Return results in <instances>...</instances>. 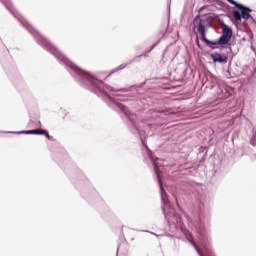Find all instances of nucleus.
<instances>
[{"label": "nucleus", "mask_w": 256, "mask_h": 256, "mask_svg": "<svg viewBox=\"0 0 256 256\" xmlns=\"http://www.w3.org/2000/svg\"><path fill=\"white\" fill-rule=\"evenodd\" d=\"M251 13H253V9H251L243 4L238 5V8L236 10L232 11V15H233L236 23H238L239 25H241L243 19L245 21H249V19H250L252 23H256V20H255V18H253Z\"/></svg>", "instance_id": "obj_5"}, {"label": "nucleus", "mask_w": 256, "mask_h": 256, "mask_svg": "<svg viewBox=\"0 0 256 256\" xmlns=\"http://www.w3.org/2000/svg\"><path fill=\"white\" fill-rule=\"evenodd\" d=\"M167 25H169V21L167 22Z\"/></svg>", "instance_id": "obj_24"}, {"label": "nucleus", "mask_w": 256, "mask_h": 256, "mask_svg": "<svg viewBox=\"0 0 256 256\" xmlns=\"http://www.w3.org/2000/svg\"><path fill=\"white\" fill-rule=\"evenodd\" d=\"M210 57L213 61V63H220V65H225L227 61H229V57L225 54L219 53V52H214L210 54Z\"/></svg>", "instance_id": "obj_8"}, {"label": "nucleus", "mask_w": 256, "mask_h": 256, "mask_svg": "<svg viewBox=\"0 0 256 256\" xmlns=\"http://www.w3.org/2000/svg\"><path fill=\"white\" fill-rule=\"evenodd\" d=\"M117 253H119V247L117 248Z\"/></svg>", "instance_id": "obj_22"}, {"label": "nucleus", "mask_w": 256, "mask_h": 256, "mask_svg": "<svg viewBox=\"0 0 256 256\" xmlns=\"http://www.w3.org/2000/svg\"><path fill=\"white\" fill-rule=\"evenodd\" d=\"M39 129L33 130H22V131H8L6 133H11L12 135H39Z\"/></svg>", "instance_id": "obj_11"}, {"label": "nucleus", "mask_w": 256, "mask_h": 256, "mask_svg": "<svg viewBox=\"0 0 256 256\" xmlns=\"http://www.w3.org/2000/svg\"><path fill=\"white\" fill-rule=\"evenodd\" d=\"M147 127H153V124L149 123L147 124Z\"/></svg>", "instance_id": "obj_20"}, {"label": "nucleus", "mask_w": 256, "mask_h": 256, "mask_svg": "<svg viewBox=\"0 0 256 256\" xmlns=\"http://www.w3.org/2000/svg\"><path fill=\"white\" fill-rule=\"evenodd\" d=\"M102 73L107 74V72H102Z\"/></svg>", "instance_id": "obj_23"}, {"label": "nucleus", "mask_w": 256, "mask_h": 256, "mask_svg": "<svg viewBox=\"0 0 256 256\" xmlns=\"http://www.w3.org/2000/svg\"><path fill=\"white\" fill-rule=\"evenodd\" d=\"M38 135H44L46 139L49 141H53V136L49 135V132L47 130H40Z\"/></svg>", "instance_id": "obj_17"}, {"label": "nucleus", "mask_w": 256, "mask_h": 256, "mask_svg": "<svg viewBox=\"0 0 256 256\" xmlns=\"http://www.w3.org/2000/svg\"><path fill=\"white\" fill-rule=\"evenodd\" d=\"M228 3H230V5H234V7H236V9H238L239 5H241V3L235 1V0H226Z\"/></svg>", "instance_id": "obj_18"}, {"label": "nucleus", "mask_w": 256, "mask_h": 256, "mask_svg": "<svg viewBox=\"0 0 256 256\" xmlns=\"http://www.w3.org/2000/svg\"><path fill=\"white\" fill-rule=\"evenodd\" d=\"M160 195L163 203L162 211L167 224L169 225L170 229H177V227L183 223L181 215L175 211V208L169 206V200L167 199V192L165 189L164 192H161L160 188Z\"/></svg>", "instance_id": "obj_4"}, {"label": "nucleus", "mask_w": 256, "mask_h": 256, "mask_svg": "<svg viewBox=\"0 0 256 256\" xmlns=\"http://www.w3.org/2000/svg\"><path fill=\"white\" fill-rule=\"evenodd\" d=\"M251 133L252 135L250 136V145H252V147H256V127L252 128Z\"/></svg>", "instance_id": "obj_13"}, {"label": "nucleus", "mask_w": 256, "mask_h": 256, "mask_svg": "<svg viewBox=\"0 0 256 256\" xmlns=\"http://www.w3.org/2000/svg\"><path fill=\"white\" fill-rule=\"evenodd\" d=\"M150 115H152L153 119H157L159 113H165L163 110H157V109H150L149 110Z\"/></svg>", "instance_id": "obj_16"}, {"label": "nucleus", "mask_w": 256, "mask_h": 256, "mask_svg": "<svg viewBox=\"0 0 256 256\" xmlns=\"http://www.w3.org/2000/svg\"><path fill=\"white\" fill-rule=\"evenodd\" d=\"M39 127H41V121L38 122Z\"/></svg>", "instance_id": "obj_21"}, {"label": "nucleus", "mask_w": 256, "mask_h": 256, "mask_svg": "<svg viewBox=\"0 0 256 256\" xmlns=\"http://www.w3.org/2000/svg\"><path fill=\"white\" fill-rule=\"evenodd\" d=\"M195 43H196L197 47H201V44L199 43V38L196 39Z\"/></svg>", "instance_id": "obj_19"}, {"label": "nucleus", "mask_w": 256, "mask_h": 256, "mask_svg": "<svg viewBox=\"0 0 256 256\" xmlns=\"http://www.w3.org/2000/svg\"><path fill=\"white\" fill-rule=\"evenodd\" d=\"M218 23L220 24V27L222 29V35L215 41L204 39L202 40L203 43L209 49L215 50L219 49V45L222 49H229V51H233L231 49V39H233V28H231L229 25L225 24V22L221 19H218Z\"/></svg>", "instance_id": "obj_2"}, {"label": "nucleus", "mask_w": 256, "mask_h": 256, "mask_svg": "<svg viewBox=\"0 0 256 256\" xmlns=\"http://www.w3.org/2000/svg\"><path fill=\"white\" fill-rule=\"evenodd\" d=\"M159 43H161V39H159L156 43H154L147 52L134 57L126 65H131L132 63H139V61H141V57H149V53H151V51H153V49H155V47H157V45H159Z\"/></svg>", "instance_id": "obj_9"}, {"label": "nucleus", "mask_w": 256, "mask_h": 256, "mask_svg": "<svg viewBox=\"0 0 256 256\" xmlns=\"http://www.w3.org/2000/svg\"><path fill=\"white\" fill-rule=\"evenodd\" d=\"M211 89L215 91L218 99H229V97L232 95L231 91L225 88L221 80L215 76H212Z\"/></svg>", "instance_id": "obj_7"}, {"label": "nucleus", "mask_w": 256, "mask_h": 256, "mask_svg": "<svg viewBox=\"0 0 256 256\" xmlns=\"http://www.w3.org/2000/svg\"><path fill=\"white\" fill-rule=\"evenodd\" d=\"M140 139L142 141V145L147 150V155H148L149 159H151V161L153 163L154 172H155V175L157 177L161 192L165 193V187H163V180H161V169L159 168V164L157 163L159 158H157L155 156V154H153V151H151V149H149V146L147 145V142L145 141V139H143V137H140Z\"/></svg>", "instance_id": "obj_6"}, {"label": "nucleus", "mask_w": 256, "mask_h": 256, "mask_svg": "<svg viewBox=\"0 0 256 256\" xmlns=\"http://www.w3.org/2000/svg\"><path fill=\"white\" fill-rule=\"evenodd\" d=\"M188 241L194 247V249L197 251L198 255L203 256V253H201V250L199 249V246H197V243H195V240L188 238Z\"/></svg>", "instance_id": "obj_15"}, {"label": "nucleus", "mask_w": 256, "mask_h": 256, "mask_svg": "<svg viewBox=\"0 0 256 256\" xmlns=\"http://www.w3.org/2000/svg\"><path fill=\"white\" fill-rule=\"evenodd\" d=\"M10 13L31 33L38 45L43 49L51 53L62 65H65L68 69L70 75L77 81L80 87L87 89L94 93L98 97H107L109 101V107L114 109V111H119L122 119L128 120V129L132 132L133 135H139V127H137V114L131 112L129 108L123 105L120 102H117L113 96L109 95L110 93H128L126 95L114 94V97H135L136 92H133V89L137 91L139 87L137 85H132L127 88H114L113 86L106 84L105 82L99 80V77L85 71L75 63H73L67 56H65L57 47H55L45 36L41 35L39 31L35 30L25 18L13 7V3L10 2Z\"/></svg>", "instance_id": "obj_1"}, {"label": "nucleus", "mask_w": 256, "mask_h": 256, "mask_svg": "<svg viewBox=\"0 0 256 256\" xmlns=\"http://www.w3.org/2000/svg\"><path fill=\"white\" fill-rule=\"evenodd\" d=\"M188 241L194 247V249L197 251L198 255L203 256V253H201V250L199 249V246H197V243H195V240L188 238Z\"/></svg>", "instance_id": "obj_14"}, {"label": "nucleus", "mask_w": 256, "mask_h": 256, "mask_svg": "<svg viewBox=\"0 0 256 256\" xmlns=\"http://www.w3.org/2000/svg\"><path fill=\"white\" fill-rule=\"evenodd\" d=\"M128 65L129 64H121L117 66L116 68L111 70V72L106 76V78H108L110 75H113V73H117V71H123V69H126Z\"/></svg>", "instance_id": "obj_12"}, {"label": "nucleus", "mask_w": 256, "mask_h": 256, "mask_svg": "<svg viewBox=\"0 0 256 256\" xmlns=\"http://www.w3.org/2000/svg\"><path fill=\"white\" fill-rule=\"evenodd\" d=\"M196 212L198 215L196 231L200 235L202 241H207V239H209V234L211 233L210 218L207 214L209 213V208L205 206V202L200 201Z\"/></svg>", "instance_id": "obj_3"}, {"label": "nucleus", "mask_w": 256, "mask_h": 256, "mask_svg": "<svg viewBox=\"0 0 256 256\" xmlns=\"http://www.w3.org/2000/svg\"><path fill=\"white\" fill-rule=\"evenodd\" d=\"M205 23H207L205 19H200L197 25V31L201 37V41L207 39V29L205 27Z\"/></svg>", "instance_id": "obj_10"}]
</instances>
